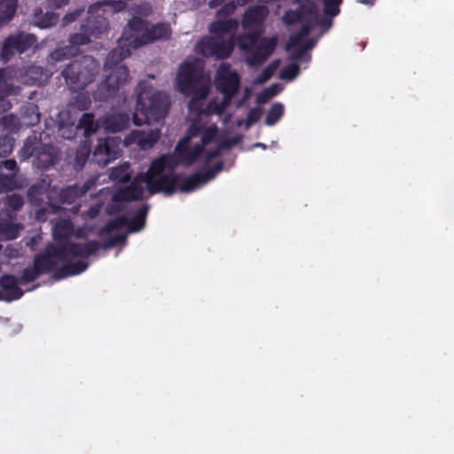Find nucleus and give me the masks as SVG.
Instances as JSON below:
<instances>
[{
  "label": "nucleus",
  "instance_id": "25",
  "mask_svg": "<svg viewBox=\"0 0 454 454\" xmlns=\"http://www.w3.org/2000/svg\"><path fill=\"white\" fill-rule=\"evenodd\" d=\"M21 124L27 127L34 126L40 121V113L38 106L35 105H28L22 111Z\"/></svg>",
  "mask_w": 454,
  "mask_h": 454
},
{
  "label": "nucleus",
  "instance_id": "7",
  "mask_svg": "<svg viewBox=\"0 0 454 454\" xmlns=\"http://www.w3.org/2000/svg\"><path fill=\"white\" fill-rule=\"evenodd\" d=\"M168 106L169 102L166 94L151 90L140 91L133 116L134 123L140 126L159 121L166 116Z\"/></svg>",
  "mask_w": 454,
  "mask_h": 454
},
{
  "label": "nucleus",
  "instance_id": "4",
  "mask_svg": "<svg viewBox=\"0 0 454 454\" xmlns=\"http://www.w3.org/2000/svg\"><path fill=\"white\" fill-rule=\"evenodd\" d=\"M236 6L234 3H228L217 13V20L211 24L210 30L214 36L200 40L197 46V51L206 57L216 59L228 58L233 51V34L238 27V21L232 19H222L223 13H232Z\"/></svg>",
  "mask_w": 454,
  "mask_h": 454
},
{
  "label": "nucleus",
  "instance_id": "33",
  "mask_svg": "<svg viewBox=\"0 0 454 454\" xmlns=\"http://www.w3.org/2000/svg\"><path fill=\"white\" fill-rule=\"evenodd\" d=\"M280 61L278 59L271 62L266 68H264L260 74L254 79V83L262 84L268 81L275 71L278 68Z\"/></svg>",
  "mask_w": 454,
  "mask_h": 454
},
{
  "label": "nucleus",
  "instance_id": "16",
  "mask_svg": "<svg viewBox=\"0 0 454 454\" xmlns=\"http://www.w3.org/2000/svg\"><path fill=\"white\" fill-rule=\"evenodd\" d=\"M90 33L83 30V33L74 34L69 39V45L58 49L51 53L48 61L54 65L66 59L74 57L79 53V46L90 43Z\"/></svg>",
  "mask_w": 454,
  "mask_h": 454
},
{
  "label": "nucleus",
  "instance_id": "5",
  "mask_svg": "<svg viewBox=\"0 0 454 454\" xmlns=\"http://www.w3.org/2000/svg\"><path fill=\"white\" fill-rule=\"evenodd\" d=\"M282 20L286 25H292L295 21H300L302 25L301 31L290 37L286 46V51L290 53V58L295 61L309 62L310 55L309 51L311 50L316 42L312 39H305L311 28V26L317 23V12L313 3H308L301 8V12L288 11L283 16Z\"/></svg>",
  "mask_w": 454,
  "mask_h": 454
},
{
  "label": "nucleus",
  "instance_id": "1",
  "mask_svg": "<svg viewBox=\"0 0 454 454\" xmlns=\"http://www.w3.org/2000/svg\"><path fill=\"white\" fill-rule=\"evenodd\" d=\"M215 82L223 97L211 100L204 113L203 100L209 91V76L189 63L180 66L176 77L178 90L192 97L189 103L192 124L188 135L178 143L172 155H164L153 160L145 175L137 176L126 189L111 194L112 203L107 207L109 213L119 210L121 207L117 204L121 201L142 199L146 192L150 194L160 192L170 194L174 192L177 182L175 168L178 164H192L201 153V148L207 146L218 132L215 124L206 127L201 119L197 121L195 117L213 114L221 115L239 87L238 73L227 63L220 65ZM106 192L112 193L108 189Z\"/></svg>",
  "mask_w": 454,
  "mask_h": 454
},
{
  "label": "nucleus",
  "instance_id": "9",
  "mask_svg": "<svg viewBox=\"0 0 454 454\" xmlns=\"http://www.w3.org/2000/svg\"><path fill=\"white\" fill-rule=\"evenodd\" d=\"M98 66L94 59L84 56L69 64L62 75L71 90H81L92 82L98 73Z\"/></svg>",
  "mask_w": 454,
  "mask_h": 454
},
{
  "label": "nucleus",
  "instance_id": "30",
  "mask_svg": "<svg viewBox=\"0 0 454 454\" xmlns=\"http://www.w3.org/2000/svg\"><path fill=\"white\" fill-rule=\"evenodd\" d=\"M20 228L19 224L7 222L0 223V238L13 239L18 236Z\"/></svg>",
  "mask_w": 454,
  "mask_h": 454
},
{
  "label": "nucleus",
  "instance_id": "45",
  "mask_svg": "<svg viewBox=\"0 0 454 454\" xmlns=\"http://www.w3.org/2000/svg\"><path fill=\"white\" fill-rule=\"evenodd\" d=\"M5 254L10 258L16 257L18 256V250L13 247H8L5 249Z\"/></svg>",
  "mask_w": 454,
  "mask_h": 454
},
{
  "label": "nucleus",
  "instance_id": "34",
  "mask_svg": "<svg viewBox=\"0 0 454 454\" xmlns=\"http://www.w3.org/2000/svg\"><path fill=\"white\" fill-rule=\"evenodd\" d=\"M283 90V87L279 84H271L261 92L257 97V101L261 104L266 103L272 97L276 96Z\"/></svg>",
  "mask_w": 454,
  "mask_h": 454
},
{
  "label": "nucleus",
  "instance_id": "23",
  "mask_svg": "<svg viewBox=\"0 0 454 454\" xmlns=\"http://www.w3.org/2000/svg\"><path fill=\"white\" fill-rule=\"evenodd\" d=\"M129 116L124 114H113L104 119V127L110 132H119L129 125Z\"/></svg>",
  "mask_w": 454,
  "mask_h": 454
},
{
  "label": "nucleus",
  "instance_id": "42",
  "mask_svg": "<svg viewBox=\"0 0 454 454\" xmlns=\"http://www.w3.org/2000/svg\"><path fill=\"white\" fill-rule=\"evenodd\" d=\"M260 117V111L258 109H253L247 115L246 121L247 128H249L254 122H255Z\"/></svg>",
  "mask_w": 454,
  "mask_h": 454
},
{
  "label": "nucleus",
  "instance_id": "17",
  "mask_svg": "<svg viewBox=\"0 0 454 454\" xmlns=\"http://www.w3.org/2000/svg\"><path fill=\"white\" fill-rule=\"evenodd\" d=\"M160 137L158 129L132 131L124 140L125 145L136 144L140 149L146 150L153 146Z\"/></svg>",
  "mask_w": 454,
  "mask_h": 454
},
{
  "label": "nucleus",
  "instance_id": "27",
  "mask_svg": "<svg viewBox=\"0 0 454 454\" xmlns=\"http://www.w3.org/2000/svg\"><path fill=\"white\" fill-rule=\"evenodd\" d=\"M170 28L166 24H158L148 27V43H153L155 40L167 39L170 35Z\"/></svg>",
  "mask_w": 454,
  "mask_h": 454
},
{
  "label": "nucleus",
  "instance_id": "48",
  "mask_svg": "<svg viewBox=\"0 0 454 454\" xmlns=\"http://www.w3.org/2000/svg\"><path fill=\"white\" fill-rule=\"evenodd\" d=\"M224 0H210L208 2V4L211 8H215L216 7L217 5H219L220 4H222Z\"/></svg>",
  "mask_w": 454,
  "mask_h": 454
},
{
  "label": "nucleus",
  "instance_id": "31",
  "mask_svg": "<svg viewBox=\"0 0 454 454\" xmlns=\"http://www.w3.org/2000/svg\"><path fill=\"white\" fill-rule=\"evenodd\" d=\"M240 139V137H236L234 138L223 140L214 150L207 152V161L216 157L222 150L230 149L233 145H237Z\"/></svg>",
  "mask_w": 454,
  "mask_h": 454
},
{
  "label": "nucleus",
  "instance_id": "46",
  "mask_svg": "<svg viewBox=\"0 0 454 454\" xmlns=\"http://www.w3.org/2000/svg\"><path fill=\"white\" fill-rule=\"evenodd\" d=\"M98 208L97 207H91L87 211V215L90 216V218H93L98 215Z\"/></svg>",
  "mask_w": 454,
  "mask_h": 454
},
{
  "label": "nucleus",
  "instance_id": "47",
  "mask_svg": "<svg viewBox=\"0 0 454 454\" xmlns=\"http://www.w3.org/2000/svg\"><path fill=\"white\" fill-rule=\"evenodd\" d=\"M51 4L56 7H60L67 2V0H50Z\"/></svg>",
  "mask_w": 454,
  "mask_h": 454
},
{
  "label": "nucleus",
  "instance_id": "10",
  "mask_svg": "<svg viewBox=\"0 0 454 454\" xmlns=\"http://www.w3.org/2000/svg\"><path fill=\"white\" fill-rule=\"evenodd\" d=\"M107 6H113L114 10L119 11L123 8V3L121 1L115 0H101L90 6L88 12L90 16L82 26V29L89 32L90 35L96 37L105 33L107 30L106 20L99 14L94 17L93 13L97 10Z\"/></svg>",
  "mask_w": 454,
  "mask_h": 454
},
{
  "label": "nucleus",
  "instance_id": "50",
  "mask_svg": "<svg viewBox=\"0 0 454 454\" xmlns=\"http://www.w3.org/2000/svg\"><path fill=\"white\" fill-rule=\"evenodd\" d=\"M254 146L260 147V148H262V149L266 148V145L264 144H262V143H257V144L254 145Z\"/></svg>",
  "mask_w": 454,
  "mask_h": 454
},
{
  "label": "nucleus",
  "instance_id": "51",
  "mask_svg": "<svg viewBox=\"0 0 454 454\" xmlns=\"http://www.w3.org/2000/svg\"><path fill=\"white\" fill-rule=\"evenodd\" d=\"M323 25L325 26V30L328 29L331 27V20L325 22H323Z\"/></svg>",
  "mask_w": 454,
  "mask_h": 454
},
{
  "label": "nucleus",
  "instance_id": "49",
  "mask_svg": "<svg viewBox=\"0 0 454 454\" xmlns=\"http://www.w3.org/2000/svg\"><path fill=\"white\" fill-rule=\"evenodd\" d=\"M375 0H358L359 3L364 4H373Z\"/></svg>",
  "mask_w": 454,
  "mask_h": 454
},
{
  "label": "nucleus",
  "instance_id": "44",
  "mask_svg": "<svg viewBox=\"0 0 454 454\" xmlns=\"http://www.w3.org/2000/svg\"><path fill=\"white\" fill-rule=\"evenodd\" d=\"M82 10H77L75 11L74 12H72V13H69V14H67L64 18H63V22L65 25L74 21L78 16H80V14L82 13Z\"/></svg>",
  "mask_w": 454,
  "mask_h": 454
},
{
  "label": "nucleus",
  "instance_id": "15",
  "mask_svg": "<svg viewBox=\"0 0 454 454\" xmlns=\"http://www.w3.org/2000/svg\"><path fill=\"white\" fill-rule=\"evenodd\" d=\"M147 211L148 207L144 206L130 218L118 217L106 225L104 232L112 233L114 231H120L122 228L127 229L129 232L138 231L145 225Z\"/></svg>",
  "mask_w": 454,
  "mask_h": 454
},
{
  "label": "nucleus",
  "instance_id": "52",
  "mask_svg": "<svg viewBox=\"0 0 454 454\" xmlns=\"http://www.w3.org/2000/svg\"><path fill=\"white\" fill-rule=\"evenodd\" d=\"M230 118H231V116H230V115H225V116H224V118H223V121L224 123H226V122L230 120Z\"/></svg>",
  "mask_w": 454,
  "mask_h": 454
},
{
  "label": "nucleus",
  "instance_id": "39",
  "mask_svg": "<svg viewBox=\"0 0 454 454\" xmlns=\"http://www.w3.org/2000/svg\"><path fill=\"white\" fill-rule=\"evenodd\" d=\"M4 204L12 210H19L23 205V199L18 194H12L5 197Z\"/></svg>",
  "mask_w": 454,
  "mask_h": 454
},
{
  "label": "nucleus",
  "instance_id": "21",
  "mask_svg": "<svg viewBox=\"0 0 454 454\" xmlns=\"http://www.w3.org/2000/svg\"><path fill=\"white\" fill-rule=\"evenodd\" d=\"M17 164L13 160L0 162V192H6L15 187L13 177L16 173Z\"/></svg>",
  "mask_w": 454,
  "mask_h": 454
},
{
  "label": "nucleus",
  "instance_id": "43",
  "mask_svg": "<svg viewBox=\"0 0 454 454\" xmlns=\"http://www.w3.org/2000/svg\"><path fill=\"white\" fill-rule=\"evenodd\" d=\"M48 16V21H43L42 20L40 23H39V26L42 27H51L52 25H54L57 20H58V17L53 15V14H47Z\"/></svg>",
  "mask_w": 454,
  "mask_h": 454
},
{
  "label": "nucleus",
  "instance_id": "26",
  "mask_svg": "<svg viewBox=\"0 0 454 454\" xmlns=\"http://www.w3.org/2000/svg\"><path fill=\"white\" fill-rule=\"evenodd\" d=\"M16 11L15 0H0V26L9 22Z\"/></svg>",
  "mask_w": 454,
  "mask_h": 454
},
{
  "label": "nucleus",
  "instance_id": "6",
  "mask_svg": "<svg viewBox=\"0 0 454 454\" xmlns=\"http://www.w3.org/2000/svg\"><path fill=\"white\" fill-rule=\"evenodd\" d=\"M148 25L140 18L134 16L124 28L118 46L107 56L105 67L112 66L130 55L131 49H137L148 43Z\"/></svg>",
  "mask_w": 454,
  "mask_h": 454
},
{
  "label": "nucleus",
  "instance_id": "53",
  "mask_svg": "<svg viewBox=\"0 0 454 454\" xmlns=\"http://www.w3.org/2000/svg\"><path fill=\"white\" fill-rule=\"evenodd\" d=\"M145 11L148 12L150 11V8L146 6Z\"/></svg>",
  "mask_w": 454,
  "mask_h": 454
},
{
  "label": "nucleus",
  "instance_id": "24",
  "mask_svg": "<svg viewBox=\"0 0 454 454\" xmlns=\"http://www.w3.org/2000/svg\"><path fill=\"white\" fill-rule=\"evenodd\" d=\"M47 79V75L40 67L32 66L24 72L21 70L20 80L25 84L43 83Z\"/></svg>",
  "mask_w": 454,
  "mask_h": 454
},
{
  "label": "nucleus",
  "instance_id": "37",
  "mask_svg": "<svg viewBox=\"0 0 454 454\" xmlns=\"http://www.w3.org/2000/svg\"><path fill=\"white\" fill-rule=\"evenodd\" d=\"M19 126V121L13 115H7L0 120V128L4 130L15 131Z\"/></svg>",
  "mask_w": 454,
  "mask_h": 454
},
{
  "label": "nucleus",
  "instance_id": "38",
  "mask_svg": "<svg viewBox=\"0 0 454 454\" xmlns=\"http://www.w3.org/2000/svg\"><path fill=\"white\" fill-rule=\"evenodd\" d=\"M89 154H90V146L86 143L81 145L78 147V149L76 151V154H75L76 163L80 167H82L84 165V163L86 162V160L89 157Z\"/></svg>",
  "mask_w": 454,
  "mask_h": 454
},
{
  "label": "nucleus",
  "instance_id": "19",
  "mask_svg": "<svg viewBox=\"0 0 454 454\" xmlns=\"http://www.w3.org/2000/svg\"><path fill=\"white\" fill-rule=\"evenodd\" d=\"M222 162H218L214 168L207 171L206 173H198L184 179L179 186L180 191L182 192H190L194 191L209 180L213 179L215 176L222 170Z\"/></svg>",
  "mask_w": 454,
  "mask_h": 454
},
{
  "label": "nucleus",
  "instance_id": "18",
  "mask_svg": "<svg viewBox=\"0 0 454 454\" xmlns=\"http://www.w3.org/2000/svg\"><path fill=\"white\" fill-rule=\"evenodd\" d=\"M98 125L94 121V116L90 114H84L80 121L78 125L74 128L73 125L71 126H64L60 125L59 129V136L66 139L73 138L75 135V130L77 129H83L84 135L86 137L90 136L95 133Z\"/></svg>",
  "mask_w": 454,
  "mask_h": 454
},
{
  "label": "nucleus",
  "instance_id": "22",
  "mask_svg": "<svg viewBox=\"0 0 454 454\" xmlns=\"http://www.w3.org/2000/svg\"><path fill=\"white\" fill-rule=\"evenodd\" d=\"M98 176H91L89 178L82 186L74 185V187H68L67 189L61 192V197L67 202H72L77 197L83 195L86 192L90 190L98 181Z\"/></svg>",
  "mask_w": 454,
  "mask_h": 454
},
{
  "label": "nucleus",
  "instance_id": "32",
  "mask_svg": "<svg viewBox=\"0 0 454 454\" xmlns=\"http://www.w3.org/2000/svg\"><path fill=\"white\" fill-rule=\"evenodd\" d=\"M280 61L278 59L271 62L266 68H264L260 74L254 79V83L262 84L268 81L275 71L278 68Z\"/></svg>",
  "mask_w": 454,
  "mask_h": 454
},
{
  "label": "nucleus",
  "instance_id": "12",
  "mask_svg": "<svg viewBox=\"0 0 454 454\" xmlns=\"http://www.w3.org/2000/svg\"><path fill=\"white\" fill-rule=\"evenodd\" d=\"M21 70L12 67L0 69V113L11 108V103L4 98L11 94H17L20 88L16 82L20 80Z\"/></svg>",
  "mask_w": 454,
  "mask_h": 454
},
{
  "label": "nucleus",
  "instance_id": "35",
  "mask_svg": "<svg viewBox=\"0 0 454 454\" xmlns=\"http://www.w3.org/2000/svg\"><path fill=\"white\" fill-rule=\"evenodd\" d=\"M14 146V140L8 135L0 136V157H5L9 155Z\"/></svg>",
  "mask_w": 454,
  "mask_h": 454
},
{
  "label": "nucleus",
  "instance_id": "2",
  "mask_svg": "<svg viewBox=\"0 0 454 454\" xmlns=\"http://www.w3.org/2000/svg\"><path fill=\"white\" fill-rule=\"evenodd\" d=\"M72 225L68 220H59L52 226V235L56 241L50 246L44 254L36 256L32 268L23 271L21 280L34 281L40 274L61 266L54 274L60 279L84 271L88 264L82 259L88 257L99 247L98 242H85L77 236L71 235Z\"/></svg>",
  "mask_w": 454,
  "mask_h": 454
},
{
  "label": "nucleus",
  "instance_id": "11",
  "mask_svg": "<svg viewBox=\"0 0 454 454\" xmlns=\"http://www.w3.org/2000/svg\"><path fill=\"white\" fill-rule=\"evenodd\" d=\"M36 43L35 35L20 32L9 35L4 39L0 49V57L4 61H9L16 52L23 53Z\"/></svg>",
  "mask_w": 454,
  "mask_h": 454
},
{
  "label": "nucleus",
  "instance_id": "20",
  "mask_svg": "<svg viewBox=\"0 0 454 454\" xmlns=\"http://www.w3.org/2000/svg\"><path fill=\"white\" fill-rule=\"evenodd\" d=\"M0 300L11 301L13 300L20 299L23 292L18 286L17 279L12 277L6 275L0 279Z\"/></svg>",
  "mask_w": 454,
  "mask_h": 454
},
{
  "label": "nucleus",
  "instance_id": "36",
  "mask_svg": "<svg viewBox=\"0 0 454 454\" xmlns=\"http://www.w3.org/2000/svg\"><path fill=\"white\" fill-rule=\"evenodd\" d=\"M298 74H299V66L296 63H292V64L285 67L281 70V72L279 74V77L282 80L293 81L295 79V77L298 75Z\"/></svg>",
  "mask_w": 454,
  "mask_h": 454
},
{
  "label": "nucleus",
  "instance_id": "29",
  "mask_svg": "<svg viewBox=\"0 0 454 454\" xmlns=\"http://www.w3.org/2000/svg\"><path fill=\"white\" fill-rule=\"evenodd\" d=\"M130 176L129 165L128 163L121 164L116 168L109 169V178L114 182H125Z\"/></svg>",
  "mask_w": 454,
  "mask_h": 454
},
{
  "label": "nucleus",
  "instance_id": "40",
  "mask_svg": "<svg viewBox=\"0 0 454 454\" xmlns=\"http://www.w3.org/2000/svg\"><path fill=\"white\" fill-rule=\"evenodd\" d=\"M341 0H325V12L331 16H336L339 13V5Z\"/></svg>",
  "mask_w": 454,
  "mask_h": 454
},
{
  "label": "nucleus",
  "instance_id": "14",
  "mask_svg": "<svg viewBox=\"0 0 454 454\" xmlns=\"http://www.w3.org/2000/svg\"><path fill=\"white\" fill-rule=\"evenodd\" d=\"M121 138L118 137L98 140L94 149L92 159L99 165H106L121 153Z\"/></svg>",
  "mask_w": 454,
  "mask_h": 454
},
{
  "label": "nucleus",
  "instance_id": "28",
  "mask_svg": "<svg viewBox=\"0 0 454 454\" xmlns=\"http://www.w3.org/2000/svg\"><path fill=\"white\" fill-rule=\"evenodd\" d=\"M284 109L285 107L282 103H274L266 114V118L264 121L265 125H275L283 116Z\"/></svg>",
  "mask_w": 454,
  "mask_h": 454
},
{
  "label": "nucleus",
  "instance_id": "8",
  "mask_svg": "<svg viewBox=\"0 0 454 454\" xmlns=\"http://www.w3.org/2000/svg\"><path fill=\"white\" fill-rule=\"evenodd\" d=\"M57 156V149L49 144L43 143L42 135L37 133L29 136L19 152L20 160H25L34 157L33 164L38 168H47L53 165Z\"/></svg>",
  "mask_w": 454,
  "mask_h": 454
},
{
  "label": "nucleus",
  "instance_id": "3",
  "mask_svg": "<svg viewBox=\"0 0 454 454\" xmlns=\"http://www.w3.org/2000/svg\"><path fill=\"white\" fill-rule=\"evenodd\" d=\"M268 15L265 6L248 9L242 20L243 34L238 37L239 48L242 51L245 61L249 67L262 64L275 51L278 36L262 37L263 21Z\"/></svg>",
  "mask_w": 454,
  "mask_h": 454
},
{
  "label": "nucleus",
  "instance_id": "13",
  "mask_svg": "<svg viewBox=\"0 0 454 454\" xmlns=\"http://www.w3.org/2000/svg\"><path fill=\"white\" fill-rule=\"evenodd\" d=\"M129 70L126 67L119 66L114 67L109 74L106 75L98 88L100 98L106 99L115 95L118 90L129 82Z\"/></svg>",
  "mask_w": 454,
  "mask_h": 454
},
{
  "label": "nucleus",
  "instance_id": "41",
  "mask_svg": "<svg viewBox=\"0 0 454 454\" xmlns=\"http://www.w3.org/2000/svg\"><path fill=\"white\" fill-rule=\"evenodd\" d=\"M126 239V234L125 233H116L114 234L106 243L105 247L109 248L115 245H118L119 243L124 242Z\"/></svg>",
  "mask_w": 454,
  "mask_h": 454
}]
</instances>
